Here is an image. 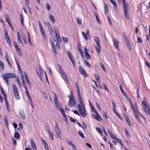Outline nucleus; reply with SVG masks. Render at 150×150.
<instances>
[{"label":"nucleus","mask_w":150,"mask_h":150,"mask_svg":"<svg viewBox=\"0 0 150 150\" xmlns=\"http://www.w3.org/2000/svg\"><path fill=\"white\" fill-rule=\"evenodd\" d=\"M142 104L144 111L147 115H149L150 116V108L149 106L147 105V103L143 101Z\"/></svg>","instance_id":"nucleus-1"},{"label":"nucleus","mask_w":150,"mask_h":150,"mask_svg":"<svg viewBox=\"0 0 150 150\" xmlns=\"http://www.w3.org/2000/svg\"><path fill=\"white\" fill-rule=\"evenodd\" d=\"M2 76L3 79H10L16 77V74L12 73H6L3 74Z\"/></svg>","instance_id":"nucleus-2"},{"label":"nucleus","mask_w":150,"mask_h":150,"mask_svg":"<svg viewBox=\"0 0 150 150\" xmlns=\"http://www.w3.org/2000/svg\"><path fill=\"white\" fill-rule=\"evenodd\" d=\"M13 88L15 97L17 100H19L20 99V96L19 95L17 88L14 84H13Z\"/></svg>","instance_id":"nucleus-3"},{"label":"nucleus","mask_w":150,"mask_h":150,"mask_svg":"<svg viewBox=\"0 0 150 150\" xmlns=\"http://www.w3.org/2000/svg\"><path fill=\"white\" fill-rule=\"evenodd\" d=\"M94 40L96 43L97 46H96V48L97 52L98 54H99L100 52V51L101 50V47H100V44L99 42V39L98 37H96L94 38Z\"/></svg>","instance_id":"nucleus-4"},{"label":"nucleus","mask_w":150,"mask_h":150,"mask_svg":"<svg viewBox=\"0 0 150 150\" xmlns=\"http://www.w3.org/2000/svg\"><path fill=\"white\" fill-rule=\"evenodd\" d=\"M69 100L68 105L70 107H72L75 105H76L74 97H69Z\"/></svg>","instance_id":"nucleus-5"},{"label":"nucleus","mask_w":150,"mask_h":150,"mask_svg":"<svg viewBox=\"0 0 150 150\" xmlns=\"http://www.w3.org/2000/svg\"><path fill=\"white\" fill-rule=\"evenodd\" d=\"M127 6L123 7V9L125 13V18L127 20H129L130 19L129 13L127 9Z\"/></svg>","instance_id":"nucleus-6"},{"label":"nucleus","mask_w":150,"mask_h":150,"mask_svg":"<svg viewBox=\"0 0 150 150\" xmlns=\"http://www.w3.org/2000/svg\"><path fill=\"white\" fill-rule=\"evenodd\" d=\"M82 109L79 111L81 114V116L83 117H85L87 115L84 106L82 107Z\"/></svg>","instance_id":"nucleus-7"},{"label":"nucleus","mask_w":150,"mask_h":150,"mask_svg":"<svg viewBox=\"0 0 150 150\" xmlns=\"http://www.w3.org/2000/svg\"><path fill=\"white\" fill-rule=\"evenodd\" d=\"M79 70L80 73L82 75L84 76V77L88 76V74L85 72L84 70L81 66H79Z\"/></svg>","instance_id":"nucleus-8"},{"label":"nucleus","mask_w":150,"mask_h":150,"mask_svg":"<svg viewBox=\"0 0 150 150\" xmlns=\"http://www.w3.org/2000/svg\"><path fill=\"white\" fill-rule=\"evenodd\" d=\"M95 114L96 115H95L94 114L92 115V116L93 118L98 121H100V119H101V120H103L102 119L100 116V115L97 112V111H95Z\"/></svg>","instance_id":"nucleus-9"},{"label":"nucleus","mask_w":150,"mask_h":150,"mask_svg":"<svg viewBox=\"0 0 150 150\" xmlns=\"http://www.w3.org/2000/svg\"><path fill=\"white\" fill-rule=\"evenodd\" d=\"M30 143L33 150H37L36 145H35V144L34 142L33 139L32 138H30Z\"/></svg>","instance_id":"nucleus-10"},{"label":"nucleus","mask_w":150,"mask_h":150,"mask_svg":"<svg viewBox=\"0 0 150 150\" xmlns=\"http://www.w3.org/2000/svg\"><path fill=\"white\" fill-rule=\"evenodd\" d=\"M67 54L70 59L71 60V63L74 62L75 61L74 58L73 57L71 53L70 52L68 51Z\"/></svg>","instance_id":"nucleus-11"},{"label":"nucleus","mask_w":150,"mask_h":150,"mask_svg":"<svg viewBox=\"0 0 150 150\" xmlns=\"http://www.w3.org/2000/svg\"><path fill=\"white\" fill-rule=\"evenodd\" d=\"M84 49L85 50V52L86 53L85 54V58L87 60L90 59H91V56L87 52L86 47H85Z\"/></svg>","instance_id":"nucleus-12"},{"label":"nucleus","mask_w":150,"mask_h":150,"mask_svg":"<svg viewBox=\"0 0 150 150\" xmlns=\"http://www.w3.org/2000/svg\"><path fill=\"white\" fill-rule=\"evenodd\" d=\"M40 31L41 32V33L43 37L44 40H46V35L43 29H40Z\"/></svg>","instance_id":"nucleus-13"},{"label":"nucleus","mask_w":150,"mask_h":150,"mask_svg":"<svg viewBox=\"0 0 150 150\" xmlns=\"http://www.w3.org/2000/svg\"><path fill=\"white\" fill-rule=\"evenodd\" d=\"M19 113L21 117L23 119H25V114L23 110H20L19 111Z\"/></svg>","instance_id":"nucleus-14"},{"label":"nucleus","mask_w":150,"mask_h":150,"mask_svg":"<svg viewBox=\"0 0 150 150\" xmlns=\"http://www.w3.org/2000/svg\"><path fill=\"white\" fill-rule=\"evenodd\" d=\"M59 67V70L60 73L62 74L63 76L66 75V74L64 72V70L62 69L60 66L58 64Z\"/></svg>","instance_id":"nucleus-15"},{"label":"nucleus","mask_w":150,"mask_h":150,"mask_svg":"<svg viewBox=\"0 0 150 150\" xmlns=\"http://www.w3.org/2000/svg\"><path fill=\"white\" fill-rule=\"evenodd\" d=\"M121 90V91L122 94L125 96L127 98V97H128V96L126 94L125 92L123 90L121 85L120 84L119 86Z\"/></svg>","instance_id":"nucleus-16"},{"label":"nucleus","mask_w":150,"mask_h":150,"mask_svg":"<svg viewBox=\"0 0 150 150\" xmlns=\"http://www.w3.org/2000/svg\"><path fill=\"white\" fill-rule=\"evenodd\" d=\"M111 3L113 4L114 6V9H115L116 10H117V4L116 2L115 1H114V0H110Z\"/></svg>","instance_id":"nucleus-17"},{"label":"nucleus","mask_w":150,"mask_h":150,"mask_svg":"<svg viewBox=\"0 0 150 150\" xmlns=\"http://www.w3.org/2000/svg\"><path fill=\"white\" fill-rule=\"evenodd\" d=\"M38 69V70H36L38 75H41L42 74L43 71L42 68L40 67H39Z\"/></svg>","instance_id":"nucleus-18"},{"label":"nucleus","mask_w":150,"mask_h":150,"mask_svg":"<svg viewBox=\"0 0 150 150\" xmlns=\"http://www.w3.org/2000/svg\"><path fill=\"white\" fill-rule=\"evenodd\" d=\"M17 39H18V40L20 43H21L22 44H23V42L22 41V40L21 39L20 35L19 33V31H18L17 32Z\"/></svg>","instance_id":"nucleus-19"},{"label":"nucleus","mask_w":150,"mask_h":150,"mask_svg":"<svg viewBox=\"0 0 150 150\" xmlns=\"http://www.w3.org/2000/svg\"><path fill=\"white\" fill-rule=\"evenodd\" d=\"M78 96L79 97V102L81 104V105L82 106V107H83V106H84V104L83 103V102L82 101V98L81 96V94H79Z\"/></svg>","instance_id":"nucleus-20"},{"label":"nucleus","mask_w":150,"mask_h":150,"mask_svg":"<svg viewBox=\"0 0 150 150\" xmlns=\"http://www.w3.org/2000/svg\"><path fill=\"white\" fill-rule=\"evenodd\" d=\"M134 115L135 117V118L139 121L140 122H141V121L140 119L139 116L136 112V111H134Z\"/></svg>","instance_id":"nucleus-21"},{"label":"nucleus","mask_w":150,"mask_h":150,"mask_svg":"<svg viewBox=\"0 0 150 150\" xmlns=\"http://www.w3.org/2000/svg\"><path fill=\"white\" fill-rule=\"evenodd\" d=\"M114 45L116 48H117L119 45V41L116 39H114Z\"/></svg>","instance_id":"nucleus-22"},{"label":"nucleus","mask_w":150,"mask_h":150,"mask_svg":"<svg viewBox=\"0 0 150 150\" xmlns=\"http://www.w3.org/2000/svg\"><path fill=\"white\" fill-rule=\"evenodd\" d=\"M49 19L53 23H55V20L52 15H50L49 16Z\"/></svg>","instance_id":"nucleus-23"},{"label":"nucleus","mask_w":150,"mask_h":150,"mask_svg":"<svg viewBox=\"0 0 150 150\" xmlns=\"http://www.w3.org/2000/svg\"><path fill=\"white\" fill-rule=\"evenodd\" d=\"M54 101L55 103V105L56 104H58V100L57 99V96L55 93H54Z\"/></svg>","instance_id":"nucleus-24"},{"label":"nucleus","mask_w":150,"mask_h":150,"mask_svg":"<svg viewBox=\"0 0 150 150\" xmlns=\"http://www.w3.org/2000/svg\"><path fill=\"white\" fill-rule=\"evenodd\" d=\"M104 7L105 8V13L106 14L108 13V6L106 3L104 6Z\"/></svg>","instance_id":"nucleus-25"},{"label":"nucleus","mask_w":150,"mask_h":150,"mask_svg":"<svg viewBox=\"0 0 150 150\" xmlns=\"http://www.w3.org/2000/svg\"><path fill=\"white\" fill-rule=\"evenodd\" d=\"M96 129L97 131L99 133L100 135L101 136L103 135L102 131L100 128L97 127L96 128Z\"/></svg>","instance_id":"nucleus-26"},{"label":"nucleus","mask_w":150,"mask_h":150,"mask_svg":"<svg viewBox=\"0 0 150 150\" xmlns=\"http://www.w3.org/2000/svg\"><path fill=\"white\" fill-rule=\"evenodd\" d=\"M125 44L128 49L131 50V47L130 42H129V41H126L125 42Z\"/></svg>","instance_id":"nucleus-27"},{"label":"nucleus","mask_w":150,"mask_h":150,"mask_svg":"<svg viewBox=\"0 0 150 150\" xmlns=\"http://www.w3.org/2000/svg\"><path fill=\"white\" fill-rule=\"evenodd\" d=\"M94 15L96 17V20H97V22L99 23H101L100 21V20H99V19L98 17L97 13L96 12H95L94 13Z\"/></svg>","instance_id":"nucleus-28"},{"label":"nucleus","mask_w":150,"mask_h":150,"mask_svg":"<svg viewBox=\"0 0 150 150\" xmlns=\"http://www.w3.org/2000/svg\"><path fill=\"white\" fill-rule=\"evenodd\" d=\"M111 102L113 105V110L115 111L116 109V105L113 100H112Z\"/></svg>","instance_id":"nucleus-29"},{"label":"nucleus","mask_w":150,"mask_h":150,"mask_svg":"<svg viewBox=\"0 0 150 150\" xmlns=\"http://www.w3.org/2000/svg\"><path fill=\"white\" fill-rule=\"evenodd\" d=\"M5 38L7 43L10 45H11V41L9 37H7V38Z\"/></svg>","instance_id":"nucleus-30"},{"label":"nucleus","mask_w":150,"mask_h":150,"mask_svg":"<svg viewBox=\"0 0 150 150\" xmlns=\"http://www.w3.org/2000/svg\"><path fill=\"white\" fill-rule=\"evenodd\" d=\"M95 78L96 81L99 83L100 82V77L99 75L98 74H96L95 75Z\"/></svg>","instance_id":"nucleus-31"},{"label":"nucleus","mask_w":150,"mask_h":150,"mask_svg":"<svg viewBox=\"0 0 150 150\" xmlns=\"http://www.w3.org/2000/svg\"><path fill=\"white\" fill-rule=\"evenodd\" d=\"M0 66H1L0 67V69H1L2 70H4V63L0 60Z\"/></svg>","instance_id":"nucleus-32"},{"label":"nucleus","mask_w":150,"mask_h":150,"mask_svg":"<svg viewBox=\"0 0 150 150\" xmlns=\"http://www.w3.org/2000/svg\"><path fill=\"white\" fill-rule=\"evenodd\" d=\"M49 134L50 137L52 140H53V134L52 132L51 131H49Z\"/></svg>","instance_id":"nucleus-33"},{"label":"nucleus","mask_w":150,"mask_h":150,"mask_svg":"<svg viewBox=\"0 0 150 150\" xmlns=\"http://www.w3.org/2000/svg\"><path fill=\"white\" fill-rule=\"evenodd\" d=\"M83 60L84 63L86 65H87L88 67L90 68H91V66L90 64L88 62H87L85 59L84 58H83Z\"/></svg>","instance_id":"nucleus-34"},{"label":"nucleus","mask_w":150,"mask_h":150,"mask_svg":"<svg viewBox=\"0 0 150 150\" xmlns=\"http://www.w3.org/2000/svg\"><path fill=\"white\" fill-rule=\"evenodd\" d=\"M55 131L56 132V134L57 136V137H59V135L60 134V130L59 128H57V129H55Z\"/></svg>","instance_id":"nucleus-35"},{"label":"nucleus","mask_w":150,"mask_h":150,"mask_svg":"<svg viewBox=\"0 0 150 150\" xmlns=\"http://www.w3.org/2000/svg\"><path fill=\"white\" fill-rule=\"evenodd\" d=\"M59 109L61 112L62 114L64 117H65L66 116L64 110L62 108H59Z\"/></svg>","instance_id":"nucleus-36"},{"label":"nucleus","mask_w":150,"mask_h":150,"mask_svg":"<svg viewBox=\"0 0 150 150\" xmlns=\"http://www.w3.org/2000/svg\"><path fill=\"white\" fill-rule=\"evenodd\" d=\"M13 45L16 48V50H19L20 48L18 46L16 43L15 42H13Z\"/></svg>","instance_id":"nucleus-37"},{"label":"nucleus","mask_w":150,"mask_h":150,"mask_svg":"<svg viewBox=\"0 0 150 150\" xmlns=\"http://www.w3.org/2000/svg\"><path fill=\"white\" fill-rule=\"evenodd\" d=\"M82 124L83 125V126H82L81 127L83 130H84L86 128L87 126V125L86 123L84 122H83Z\"/></svg>","instance_id":"nucleus-38"},{"label":"nucleus","mask_w":150,"mask_h":150,"mask_svg":"<svg viewBox=\"0 0 150 150\" xmlns=\"http://www.w3.org/2000/svg\"><path fill=\"white\" fill-rule=\"evenodd\" d=\"M124 131L126 136L127 137H129V134L128 133L127 130L125 128H124Z\"/></svg>","instance_id":"nucleus-39"},{"label":"nucleus","mask_w":150,"mask_h":150,"mask_svg":"<svg viewBox=\"0 0 150 150\" xmlns=\"http://www.w3.org/2000/svg\"><path fill=\"white\" fill-rule=\"evenodd\" d=\"M113 111L115 113L116 115L121 120H122V118L121 116H120L119 113L116 112V110H115V111L113 110Z\"/></svg>","instance_id":"nucleus-40"},{"label":"nucleus","mask_w":150,"mask_h":150,"mask_svg":"<svg viewBox=\"0 0 150 150\" xmlns=\"http://www.w3.org/2000/svg\"><path fill=\"white\" fill-rule=\"evenodd\" d=\"M45 8L47 11H49L50 9V5L49 4H46L45 6Z\"/></svg>","instance_id":"nucleus-41"},{"label":"nucleus","mask_w":150,"mask_h":150,"mask_svg":"<svg viewBox=\"0 0 150 150\" xmlns=\"http://www.w3.org/2000/svg\"><path fill=\"white\" fill-rule=\"evenodd\" d=\"M123 4V7L128 6V4L127 2H126L125 0H122Z\"/></svg>","instance_id":"nucleus-42"},{"label":"nucleus","mask_w":150,"mask_h":150,"mask_svg":"<svg viewBox=\"0 0 150 150\" xmlns=\"http://www.w3.org/2000/svg\"><path fill=\"white\" fill-rule=\"evenodd\" d=\"M20 137L19 133L18 132L15 133L14 137L16 139H18Z\"/></svg>","instance_id":"nucleus-43"},{"label":"nucleus","mask_w":150,"mask_h":150,"mask_svg":"<svg viewBox=\"0 0 150 150\" xmlns=\"http://www.w3.org/2000/svg\"><path fill=\"white\" fill-rule=\"evenodd\" d=\"M79 134L82 138H85V137L83 133L80 131H79L78 132Z\"/></svg>","instance_id":"nucleus-44"},{"label":"nucleus","mask_w":150,"mask_h":150,"mask_svg":"<svg viewBox=\"0 0 150 150\" xmlns=\"http://www.w3.org/2000/svg\"><path fill=\"white\" fill-rule=\"evenodd\" d=\"M81 54V55L82 57V58H83V53L82 52V50L81 49V48L80 47H79L78 48Z\"/></svg>","instance_id":"nucleus-45"},{"label":"nucleus","mask_w":150,"mask_h":150,"mask_svg":"<svg viewBox=\"0 0 150 150\" xmlns=\"http://www.w3.org/2000/svg\"><path fill=\"white\" fill-rule=\"evenodd\" d=\"M54 32L55 34V36L57 38H58V35H59L58 34L59 33V32L57 29H55Z\"/></svg>","instance_id":"nucleus-46"},{"label":"nucleus","mask_w":150,"mask_h":150,"mask_svg":"<svg viewBox=\"0 0 150 150\" xmlns=\"http://www.w3.org/2000/svg\"><path fill=\"white\" fill-rule=\"evenodd\" d=\"M20 16L21 18V22L22 24V25H23V16L22 14L21 13L20 14Z\"/></svg>","instance_id":"nucleus-47"},{"label":"nucleus","mask_w":150,"mask_h":150,"mask_svg":"<svg viewBox=\"0 0 150 150\" xmlns=\"http://www.w3.org/2000/svg\"><path fill=\"white\" fill-rule=\"evenodd\" d=\"M4 36L5 38L8 37H9L8 35V33L7 30H6V29H4Z\"/></svg>","instance_id":"nucleus-48"},{"label":"nucleus","mask_w":150,"mask_h":150,"mask_svg":"<svg viewBox=\"0 0 150 150\" xmlns=\"http://www.w3.org/2000/svg\"><path fill=\"white\" fill-rule=\"evenodd\" d=\"M82 34L83 35L84 37V39L86 40H88V38L87 35L85 34V33L83 32H82Z\"/></svg>","instance_id":"nucleus-49"},{"label":"nucleus","mask_w":150,"mask_h":150,"mask_svg":"<svg viewBox=\"0 0 150 150\" xmlns=\"http://www.w3.org/2000/svg\"><path fill=\"white\" fill-rule=\"evenodd\" d=\"M103 86L104 87V89L106 91H107L108 92H109V91L107 88V87L105 83H103Z\"/></svg>","instance_id":"nucleus-50"},{"label":"nucleus","mask_w":150,"mask_h":150,"mask_svg":"<svg viewBox=\"0 0 150 150\" xmlns=\"http://www.w3.org/2000/svg\"><path fill=\"white\" fill-rule=\"evenodd\" d=\"M4 121L6 124V127L7 126L8 121L7 117L6 116H5L4 118Z\"/></svg>","instance_id":"nucleus-51"},{"label":"nucleus","mask_w":150,"mask_h":150,"mask_svg":"<svg viewBox=\"0 0 150 150\" xmlns=\"http://www.w3.org/2000/svg\"><path fill=\"white\" fill-rule=\"evenodd\" d=\"M81 19H80V18H77V22L78 23V24L79 25H81Z\"/></svg>","instance_id":"nucleus-52"},{"label":"nucleus","mask_w":150,"mask_h":150,"mask_svg":"<svg viewBox=\"0 0 150 150\" xmlns=\"http://www.w3.org/2000/svg\"><path fill=\"white\" fill-rule=\"evenodd\" d=\"M123 36L125 42L129 41L127 37L125 36L124 33H123Z\"/></svg>","instance_id":"nucleus-53"},{"label":"nucleus","mask_w":150,"mask_h":150,"mask_svg":"<svg viewBox=\"0 0 150 150\" xmlns=\"http://www.w3.org/2000/svg\"><path fill=\"white\" fill-rule=\"evenodd\" d=\"M62 38L63 41H64V42H68V39L67 38L63 37Z\"/></svg>","instance_id":"nucleus-54"},{"label":"nucleus","mask_w":150,"mask_h":150,"mask_svg":"<svg viewBox=\"0 0 150 150\" xmlns=\"http://www.w3.org/2000/svg\"><path fill=\"white\" fill-rule=\"evenodd\" d=\"M41 140L44 145H47V143L46 142L44 139H43L42 138H41Z\"/></svg>","instance_id":"nucleus-55"},{"label":"nucleus","mask_w":150,"mask_h":150,"mask_svg":"<svg viewBox=\"0 0 150 150\" xmlns=\"http://www.w3.org/2000/svg\"><path fill=\"white\" fill-rule=\"evenodd\" d=\"M137 96L139 98V88H137Z\"/></svg>","instance_id":"nucleus-56"},{"label":"nucleus","mask_w":150,"mask_h":150,"mask_svg":"<svg viewBox=\"0 0 150 150\" xmlns=\"http://www.w3.org/2000/svg\"><path fill=\"white\" fill-rule=\"evenodd\" d=\"M0 89H1V92L2 93V94L3 95H4V94H6V93H5L4 92V89H3V88L2 87V86H0Z\"/></svg>","instance_id":"nucleus-57"},{"label":"nucleus","mask_w":150,"mask_h":150,"mask_svg":"<svg viewBox=\"0 0 150 150\" xmlns=\"http://www.w3.org/2000/svg\"><path fill=\"white\" fill-rule=\"evenodd\" d=\"M25 4L27 7L29 6V0H25Z\"/></svg>","instance_id":"nucleus-58"},{"label":"nucleus","mask_w":150,"mask_h":150,"mask_svg":"<svg viewBox=\"0 0 150 150\" xmlns=\"http://www.w3.org/2000/svg\"><path fill=\"white\" fill-rule=\"evenodd\" d=\"M72 111L75 114H76L77 115H78L79 116H80V114L78 112V111L77 110H72Z\"/></svg>","instance_id":"nucleus-59"},{"label":"nucleus","mask_w":150,"mask_h":150,"mask_svg":"<svg viewBox=\"0 0 150 150\" xmlns=\"http://www.w3.org/2000/svg\"><path fill=\"white\" fill-rule=\"evenodd\" d=\"M126 120L127 122V123L129 125V126H131V124L130 123L131 121H130V120L129 119V118H128V119L127 118V119H126Z\"/></svg>","instance_id":"nucleus-60"},{"label":"nucleus","mask_w":150,"mask_h":150,"mask_svg":"<svg viewBox=\"0 0 150 150\" xmlns=\"http://www.w3.org/2000/svg\"><path fill=\"white\" fill-rule=\"evenodd\" d=\"M91 110L92 111V112H93V111L95 113V111H96V110H95L94 106L93 105H91Z\"/></svg>","instance_id":"nucleus-61"},{"label":"nucleus","mask_w":150,"mask_h":150,"mask_svg":"<svg viewBox=\"0 0 150 150\" xmlns=\"http://www.w3.org/2000/svg\"><path fill=\"white\" fill-rule=\"evenodd\" d=\"M55 105L57 109H59V108L60 107L62 108H63V107H62V106H60L59 105V104H55Z\"/></svg>","instance_id":"nucleus-62"},{"label":"nucleus","mask_w":150,"mask_h":150,"mask_svg":"<svg viewBox=\"0 0 150 150\" xmlns=\"http://www.w3.org/2000/svg\"><path fill=\"white\" fill-rule=\"evenodd\" d=\"M137 42H142V41L141 38L139 37H138L137 38Z\"/></svg>","instance_id":"nucleus-63"},{"label":"nucleus","mask_w":150,"mask_h":150,"mask_svg":"<svg viewBox=\"0 0 150 150\" xmlns=\"http://www.w3.org/2000/svg\"><path fill=\"white\" fill-rule=\"evenodd\" d=\"M72 149L73 150H77L76 149L75 145L73 144L71 145Z\"/></svg>","instance_id":"nucleus-64"}]
</instances>
